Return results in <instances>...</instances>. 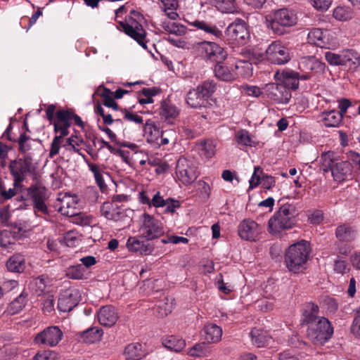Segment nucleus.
Masks as SVG:
<instances>
[{
	"label": "nucleus",
	"mask_w": 360,
	"mask_h": 360,
	"mask_svg": "<svg viewBox=\"0 0 360 360\" xmlns=\"http://www.w3.org/2000/svg\"><path fill=\"white\" fill-rule=\"evenodd\" d=\"M351 165L347 161H338L331 171V174L336 181H345L351 174Z\"/></svg>",
	"instance_id": "bb28decb"
},
{
	"label": "nucleus",
	"mask_w": 360,
	"mask_h": 360,
	"mask_svg": "<svg viewBox=\"0 0 360 360\" xmlns=\"http://www.w3.org/2000/svg\"><path fill=\"white\" fill-rule=\"evenodd\" d=\"M9 169L13 177V186L21 188L26 174L33 169L32 160L30 156H25L24 158L13 160L10 163Z\"/></svg>",
	"instance_id": "1a4fd4ad"
},
{
	"label": "nucleus",
	"mask_w": 360,
	"mask_h": 360,
	"mask_svg": "<svg viewBox=\"0 0 360 360\" xmlns=\"http://www.w3.org/2000/svg\"><path fill=\"white\" fill-rule=\"evenodd\" d=\"M235 140L240 148L242 147H253L255 146L256 142L253 137L246 129H240L235 133Z\"/></svg>",
	"instance_id": "4c0bfd02"
},
{
	"label": "nucleus",
	"mask_w": 360,
	"mask_h": 360,
	"mask_svg": "<svg viewBox=\"0 0 360 360\" xmlns=\"http://www.w3.org/2000/svg\"><path fill=\"white\" fill-rule=\"evenodd\" d=\"M319 312V307L317 305L312 302L307 304L304 311V316L307 321L310 323L315 321H317L319 317H317Z\"/></svg>",
	"instance_id": "8fccbe9b"
},
{
	"label": "nucleus",
	"mask_w": 360,
	"mask_h": 360,
	"mask_svg": "<svg viewBox=\"0 0 360 360\" xmlns=\"http://www.w3.org/2000/svg\"><path fill=\"white\" fill-rule=\"evenodd\" d=\"M309 253V244L305 240L291 245L285 255V263L288 270L293 273L302 271L304 269Z\"/></svg>",
	"instance_id": "f03ea898"
},
{
	"label": "nucleus",
	"mask_w": 360,
	"mask_h": 360,
	"mask_svg": "<svg viewBox=\"0 0 360 360\" xmlns=\"http://www.w3.org/2000/svg\"><path fill=\"white\" fill-rule=\"evenodd\" d=\"M342 116L338 110L325 111L319 115V121L326 127H338L342 120Z\"/></svg>",
	"instance_id": "412c9836"
},
{
	"label": "nucleus",
	"mask_w": 360,
	"mask_h": 360,
	"mask_svg": "<svg viewBox=\"0 0 360 360\" xmlns=\"http://www.w3.org/2000/svg\"><path fill=\"white\" fill-rule=\"evenodd\" d=\"M343 65L356 70L360 65V55L352 49L342 51Z\"/></svg>",
	"instance_id": "473e14b6"
},
{
	"label": "nucleus",
	"mask_w": 360,
	"mask_h": 360,
	"mask_svg": "<svg viewBox=\"0 0 360 360\" xmlns=\"http://www.w3.org/2000/svg\"><path fill=\"white\" fill-rule=\"evenodd\" d=\"M77 202L75 197L70 195H65L61 199V205L59 208V212L63 215L68 217H72L77 214Z\"/></svg>",
	"instance_id": "c85d7f7f"
},
{
	"label": "nucleus",
	"mask_w": 360,
	"mask_h": 360,
	"mask_svg": "<svg viewBox=\"0 0 360 360\" xmlns=\"http://www.w3.org/2000/svg\"><path fill=\"white\" fill-rule=\"evenodd\" d=\"M27 193L32 199L33 202L46 199V190L42 186H32L28 188Z\"/></svg>",
	"instance_id": "de8ad7c7"
},
{
	"label": "nucleus",
	"mask_w": 360,
	"mask_h": 360,
	"mask_svg": "<svg viewBox=\"0 0 360 360\" xmlns=\"http://www.w3.org/2000/svg\"><path fill=\"white\" fill-rule=\"evenodd\" d=\"M80 301V295L78 290L68 289L63 292L59 298L58 309L63 312L70 311Z\"/></svg>",
	"instance_id": "a211bd4d"
},
{
	"label": "nucleus",
	"mask_w": 360,
	"mask_h": 360,
	"mask_svg": "<svg viewBox=\"0 0 360 360\" xmlns=\"http://www.w3.org/2000/svg\"><path fill=\"white\" fill-rule=\"evenodd\" d=\"M222 333L221 327L212 323H207L202 329V336L207 343L219 342Z\"/></svg>",
	"instance_id": "b1692460"
},
{
	"label": "nucleus",
	"mask_w": 360,
	"mask_h": 360,
	"mask_svg": "<svg viewBox=\"0 0 360 360\" xmlns=\"http://www.w3.org/2000/svg\"><path fill=\"white\" fill-rule=\"evenodd\" d=\"M333 328L329 321L320 317L317 321L309 323L307 335L314 345H322L332 336Z\"/></svg>",
	"instance_id": "423d86ee"
},
{
	"label": "nucleus",
	"mask_w": 360,
	"mask_h": 360,
	"mask_svg": "<svg viewBox=\"0 0 360 360\" xmlns=\"http://www.w3.org/2000/svg\"><path fill=\"white\" fill-rule=\"evenodd\" d=\"M124 118L128 121L134 122L136 124H142L143 122V117L139 116V115L130 111L129 110L124 109Z\"/></svg>",
	"instance_id": "338daca9"
},
{
	"label": "nucleus",
	"mask_w": 360,
	"mask_h": 360,
	"mask_svg": "<svg viewBox=\"0 0 360 360\" xmlns=\"http://www.w3.org/2000/svg\"><path fill=\"white\" fill-rule=\"evenodd\" d=\"M278 210L269 219L268 231L272 235H276L283 231L291 229L295 223L297 210L295 205L284 202L283 200L278 202Z\"/></svg>",
	"instance_id": "f257e3e1"
},
{
	"label": "nucleus",
	"mask_w": 360,
	"mask_h": 360,
	"mask_svg": "<svg viewBox=\"0 0 360 360\" xmlns=\"http://www.w3.org/2000/svg\"><path fill=\"white\" fill-rule=\"evenodd\" d=\"M297 22L296 13L291 9L281 8L272 13L266 17L268 28L275 34L283 35L286 32V29L295 26Z\"/></svg>",
	"instance_id": "7ed1b4c3"
},
{
	"label": "nucleus",
	"mask_w": 360,
	"mask_h": 360,
	"mask_svg": "<svg viewBox=\"0 0 360 360\" xmlns=\"http://www.w3.org/2000/svg\"><path fill=\"white\" fill-rule=\"evenodd\" d=\"M119 318L116 309L110 305L101 307L98 312V321L104 326L110 327L116 323Z\"/></svg>",
	"instance_id": "aec40b11"
},
{
	"label": "nucleus",
	"mask_w": 360,
	"mask_h": 360,
	"mask_svg": "<svg viewBox=\"0 0 360 360\" xmlns=\"http://www.w3.org/2000/svg\"><path fill=\"white\" fill-rule=\"evenodd\" d=\"M101 213L107 219L113 221L120 220L122 214V209L114 201L105 202L101 207Z\"/></svg>",
	"instance_id": "5701e85b"
},
{
	"label": "nucleus",
	"mask_w": 360,
	"mask_h": 360,
	"mask_svg": "<svg viewBox=\"0 0 360 360\" xmlns=\"http://www.w3.org/2000/svg\"><path fill=\"white\" fill-rule=\"evenodd\" d=\"M351 332L354 336L360 338V308L357 310L356 316L353 321Z\"/></svg>",
	"instance_id": "774afa93"
},
{
	"label": "nucleus",
	"mask_w": 360,
	"mask_h": 360,
	"mask_svg": "<svg viewBox=\"0 0 360 360\" xmlns=\"http://www.w3.org/2000/svg\"><path fill=\"white\" fill-rule=\"evenodd\" d=\"M307 39L309 44L325 49H330L337 44L331 32L320 28L311 29L307 34Z\"/></svg>",
	"instance_id": "2eb2a0df"
},
{
	"label": "nucleus",
	"mask_w": 360,
	"mask_h": 360,
	"mask_svg": "<svg viewBox=\"0 0 360 360\" xmlns=\"http://www.w3.org/2000/svg\"><path fill=\"white\" fill-rule=\"evenodd\" d=\"M178 114L179 111L175 106L168 103H165L162 105L160 115L162 118L165 119V120H167L169 118L175 117L178 115Z\"/></svg>",
	"instance_id": "864d4df0"
},
{
	"label": "nucleus",
	"mask_w": 360,
	"mask_h": 360,
	"mask_svg": "<svg viewBox=\"0 0 360 360\" xmlns=\"http://www.w3.org/2000/svg\"><path fill=\"white\" fill-rule=\"evenodd\" d=\"M196 50L206 60L221 63L227 57L225 50L215 42L203 41L196 44Z\"/></svg>",
	"instance_id": "6e6552de"
},
{
	"label": "nucleus",
	"mask_w": 360,
	"mask_h": 360,
	"mask_svg": "<svg viewBox=\"0 0 360 360\" xmlns=\"http://www.w3.org/2000/svg\"><path fill=\"white\" fill-rule=\"evenodd\" d=\"M300 76H302L300 72L288 70L283 72H276L274 79L276 81L282 82L290 90L297 89L299 87V80H301Z\"/></svg>",
	"instance_id": "6ab92c4d"
},
{
	"label": "nucleus",
	"mask_w": 360,
	"mask_h": 360,
	"mask_svg": "<svg viewBox=\"0 0 360 360\" xmlns=\"http://www.w3.org/2000/svg\"><path fill=\"white\" fill-rule=\"evenodd\" d=\"M176 175L183 184L190 185L197 179L196 167L191 161L181 157L176 162Z\"/></svg>",
	"instance_id": "f8f14e48"
},
{
	"label": "nucleus",
	"mask_w": 360,
	"mask_h": 360,
	"mask_svg": "<svg viewBox=\"0 0 360 360\" xmlns=\"http://www.w3.org/2000/svg\"><path fill=\"white\" fill-rule=\"evenodd\" d=\"M63 337V333L57 326H51L38 333L34 342L44 346L54 347L58 344Z\"/></svg>",
	"instance_id": "f3484780"
},
{
	"label": "nucleus",
	"mask_w": 360,
	"mask_h": 360,
	"mask_svg": "<svg viewBox=\"0 0 360 360\" xmlns=\"http://www.w3.org/2000/svg\"><path fill=\"white\" fill-rule=\"evenodd\" d=\"M146 355L144 346L139 342L127 345L124 351V356L127 360H140Z\"/></svg>",
	"instance_id": "a878e982"
},
{
	"label": "nucleus",
	"mask_w": 360,
	"mask_h": 360,
	"mask_svg": "<svg viewBox=\"0 0 360 360\" xmlns=\"http://www.w3.org/2000/svg\"><path fill=\"white\" fill-rule=\"evenodd\" d=\"M88 167L89 170L94 174L97 185L101 190L105 189L106 184L103 179V174L107 175V173L103 172V169L96 164L88 163Z\"/></svg>",
	"instance_id": "c03bdc74"
},
{
	"label": "nucleus",
	"mask_w": 360,
	"mask_h": 360,
	"mask_svg": "<svg viewBox=\"0 0 360 360\" xmlns=\"http://www.w3.org/2000/svg\"><path fill=\"white\" fill-rule=\"evenodd\" d=\"M165 30L172 34H175L179 36L184 35L186 33V28L185 26L174 22L165 27Z\"/></svg>",
	"instance_id": "e2e57ef3"
},
{
	"label": "nucleus",
	"mask_w": 360,
	"mask_h": 360,
	"mask_svg": "<svg viewBox=\"0 0 360 360\" xmlns=\"http://www.w3.org/2000/svg\"><path fill=\"white\" fill-rule=\"evenodd\" d=\"M143 20V17L139 12L131 10L126 20L119 22V25L125 34L136 41L143 49H146V32L141 25Z\"/></svg>",
	"instance_id": "20e7f679"
},
{
	"label": "nucleus",
	"mask_w": 360,
	"mask_h": 360,
	"mask_svg": "<svg viewBox=\"0 0 360 360\" xmlns=\"http://www.w3.org/2000/svg\"><path fill=\"white\" fill-rule=\"evenodd\" d=\"M159 91L157 88H143L140 95L144 96L143 98L139 96V103L141 105L144 104H150L154 102L153 98V96H156L158 94Z\"/></svg>",
	"instance_id": "49530a36"
},
{
	"label": "nucleus",
	"mask_w": 360,
	"mask_h": 360,
	"mask_svg": "<svg viewBox=\"0 0 360 360\" xmlns=\"http://www.w3.org/2000/svg\"><path fill=\"white\" fill-rule=\"evenodd\" d=\"M304 356L302 354H295L293 352L287 350L279 354V360H304Z\"/></svg>",
	"instance_id": "69168bd1"
},
{
	"label": "nucleus",
	"mask_w": 360,
	"mask_h": 360,
	"mask_svg": "<svg viewBox=\"0 0 360 360\" xmlns=\"http://www.w3.org/2000/svg\"><path fill=\"white\" fill-rule=\"evenodd\" d=\"M225 34L229 41L239 45L245 44L250 37L247 25L241 19H236L226 27Z\"/></svg>",
	"instance_id": "9d476101"
},
{
	"label": "nucleus",
	"mask_w": 360,
	"mask_h": 360,
	"mask_svg": "<svg viewBox=\"0 0 360 360\" xmlns=\"http://www.w3.org/2000/svg\"><path fill=\"white\" fill-rule=\"evenodd\" d=\"M219 6L223 13H235L238 12L235 0H221Z\"/></svg>",
	"instance_id": "13d9d810"
},
{
	"label": "nucleus",
	"mask_w": 360,
	"mask_h": 360,
	"mask_svg": "<svg viewBox=\"0 0 360 360\" xmlns=\"http://www.w3.org/2000/svg\"><path fill=\"white\" fill-rule=\"evenodd\" d=\"M89 274V270L84 267L82 264L69 266L65 271L66 276L75 280L86 279L88 278Z\"/></svg>",
	"instance_id": "72a5a7b5"
},
{
	"label": "nucleus",
	"mask_w": 360,
	"mask_h": 360,
	"mask_svg": "<svg viewBox=\"0 0 360 360\" xmlns=\"http://www.w3.org/2000/svg\"><path fill=\"white\" fill-rule=\"evenodd\" d=\"M326 65L314 56H304L298 62V69L302 76L301 80H308L314 76L325 72Z\"/></svg>",
	"instance_id": "0eeeda50"
},
{
	"label": "nucleus",
	"mask_w": 360,
	"mask_h": 360,
	"mask_svg": "<svg viewBox=\"0 0 360 360\" xmlns=\"http://www.w3.org/2000/svg\"><path fill=\"white\" fill-rule=\"evenodd\" d=\"M50 280L48 277L41 276L34 278L30 283V288L37 295H46L50 288Z\"/></svg>",
	"instance_id": "7c9ffc66"
},
{
	"label": "nucleus",
	"mask_w": 360,
	"mask_h": 360,
	"mask_svg": "<svg viewBox=\"0 0 360 360\" xmlns=\"http://www.w3.org/2000/svg\"><path fill=\"white\" fill-rule=\"evenodd\" d=\"M216 141L214 140H205L200 142L199 145L200 153L205 158H211L216 153Z\"/></svg>",
	"instance_id": "a19ab883"
},
{
	"label": "nucleus",
	"mask_w": 360,
	"mask_h": 360,
	"mask_svg": "<svg viewBox=\"0 0 360 360\" xmlns=\"http://www.w3.org/2000/svg\"><path fill=\"white\" fill-rule=\"evenodd\" d=\"M211 352V348L206 343L200 342L189 348L187 354L192 357H203L209 356Z\"/></svg>",
	"instance_id": "ea45409f"
},
{
	"label": "nucleus",
	"mask_w": 360,
	"mask_h": 360,
	"mask_svg": "<svg viewBox=\"0 0 360 360\" xmlns=\"http://www.w3.org/2000/svg\"><path fill=\"white\" fill-rule=\"evenodd\" d=\"M309 2L319 11H326L332 4V0H309Z\"/></svg>",
	"instance_id": "bf43d9fd"
},
{
	"label": "nucleus",
	"mask_w": 360,
	"mask_h": 360,
	"mask_svg": "<svg viewBox=\"0 0 360 360\" xmlns=\"http://www.w3.org/2000/svg\"><path fill=\"white\" fill-rule=\"evenodd\" d=\"M234 71L237 74V77L239 76L243 77H249L252 75V64L248 61H237L234 65Z\"/></svg>",
	"instance_id": "37998d69"
},
{
	"label": "nucleus",
	"mask_w": 360,
	"mask_h": 360,
	"mask_svg": "<svg viewBox=\"0 0 360 360\" xmlns=\"http://www.w3.org/2000/svg\"><path fill=\"white\" fill-rule=\"evenodd\" d=\"M25 305V297L20 295L11 302L8 311L11 314H18Z\"/></svg>",
	"instance_id": "603ef678"
},
{
	"label": "nucleus",
	"mask_w": 360,
	"mask_h": 360,
	"mask_svg": "<svg viewBox=\"0 0 360 360\" xmlns=\"http://www.w3.org/2000/svg\"><path fill=\"white\" fill-rule=\"evenodd\" d=\"M44 295L43 309L45 312L49 313L54 309V296L51 291H48V293Z\"/></svg>",
	"instance_id": "680f3d73"
},
{
	"label": "nucleus",
	"mask_w": 360,
	"mask_h": 360,
	"mask_svg": "<svg viewBox=\"0 0 360 360\" xmlns=\"http://www.w3.org/2000/svg\"><path fill=\"white\" fill-rule=\"evenodd\" d=\"M70 126V123H65L60 122H54V131L56 133H59V135L56 136L63 139L64 136L68 134V128Z\"/></svg>",
	"instance_id": "052dcab7"
},
{
	"label": "nucleus",
	"mask_w": 360,
	"mask_h": 360,
	"mask_svg": "<svg viewBox=\"0 0 360 360\" xmlns=\"http://www.w3.org/2000/svg\"><path fill=\"white\" fill-rule=\"evenodd\" d=\"M60 243L68 247H75L79 243L77 233L73 231H70L64 234Z\"/></svg>",
	"instance_id": "5fc2aeb1"
},
{
	"label": "nucleus",
	"mask_w": 360,
	"mask_h": 360,
	"mask_svg": "<svg viewBox=\"0 0 360 360\" xmlns=\"http://www.w3.org/2000/svg\"><path fill=\"white\" fill-rule=\"evenodd\" d=\"M127 248L131 252H139L141 255H150L153 251V247L136 237H129L127 241Z\"/></svg>",
	"instance_id": "4be33fe9"
},
{
	"label": "nucleus",
	"mask_w": 360,
	"mask_h": 360,
	"mask_svg": "<svg viewBox=\"0 0 360 360\" xmlns=\"http://www.w3.org/2000/svg\"><path fill=\"white\" fill-rule=\"evenodd\" d=\"M214 75L217 79L224 82H231L237 78V74L232 68L221 63L216 65Z\"/></svg>",
	"instance_id": "c756f323"
},
{
	"label": "nucleus",
	"mask_w": 360,
	"mask_h": 360,
	"mask_svg": "<svg viewBox=\"0 0 360 360\" xmlns=\"http://www.w3.org/2000/svg\"><path fill=\"white\" fill-rule=\"evenodd\" d=\"M82 142L83 140L81 138L77 136H71L67 139L65 143H64L63 146L68 151L79 153L80 150L79 146Z\"/></svg>",
	"instance_id": "3c124183"
},
{
	"label": "nucleus",
	"mask_w": 360,
	"mask_h": 360,
	"mask_svg": "<svg viewBox=\"0 0 360 360\" xmlns=\"http://www.w3.org/2000/svg\"><path fill=\"white\" fill-rule=\"evenodd\" d=\"M141 231L143 236L147 240H153L164 233L162 223L147 213L142 215Z\"/></svg>",
	"instance_id": "4468645a"
},
{
	"label": "nucleus",
	"mask_w": 360,
	"mask_h": 360,
	"mask_svg": "<svg viewBox=\"0 0 360 360\" xmlns=\"http://www.w3.org/2000/svg\"><path fill=\"white\" fill-rule=\"evenodd\" d=\"M6 267L11 272H22L25 268V259L22 255H14L7 261Z\"/></svg>",
	"instance_id": "c9c22d12"
},
{
	"label": "nucleus",
	"mask_w": 360,
	"mask_h": 360,
	"mask_svg": "<svg viewBox=\"0 0 360 360\" xmlns=\"http://www.w3.org/2000/svg\"><path fill=\"white\" fill-rule=\"evenodd\" d=\"M264 92L268 98L276 103H288L291 98L290 89L281 81L266 84Z\"/></svg>",
	"instance_id": "9b49d317"
},
{
	"label": "nucleus",
	"mask_w": 360,
	"mask_h": 360,
	"mask_svg": "<svg viewBox=\"0 0 360 360\" xmlns=\"http://www.w3.org/2000/svg\"><path fill=\"white\" fill-rule=\"evenodd\" d=\"M262 174V170L261 168L259 167H255L252 177L250 179V188L253 189L260 184V181L262 180L260 174Z\"/></svg>",
	"instance_id": "0e129e2a"
},
{
	"label": "nucleus",
	"mask_w": 360,
	"mask_h": 360,
	"mask_svg": "<svg viewBox=\"0 0 360 360\" xmlns=\"http://www.w3.org/2000/svg\"><path fill=\"white\" fill-rule=\"evenodd\" d=\"M250 335L252 344L258 347L268 345L271 340L268 333L260 328L252 329Z\"/></svg>",
	"instance_id": "2f4dec72"
},
{
	"label": "nucleus",
	"mask_w": 360,
	"mask_h": 360,
	"mask_svg": "<svg viewBox=\"0 0 360 360\" xmlns=\"http://www.w3.org/2000/svg\"><path fill=\"white\" fill-rule=\"evenodd\" d=\"M321 167L323 172H331L335 164L338 161L334 152L323 153L320 158Z\"/></svg>",
	"instance_id": "58836bf2"
},
{
	"label": "nucleus",
	"mask_w": 360,
	"mask_h": 360,
	"mask_svg": "<svg viewBox=\"0 0 360 360\" xmlns=\"http://www.w3.org/2000/svg\"><path fill=\"white\" fill-rule=\"evenodd\" d=\"M189 25L200 30L207 34L219 39L222 37V32L215 25L203 20L188 21L185 20Z\"/></svg>",
	"instance_id": "cd10ccee"
},
{
	"label": "nucleus",
	"mask_w": 360,
	"mask_h": 360,
	"mask_svg": "<svg viewBox=\"0 0 360 360\" xmlns=\"http://www.w3.org/2000/svg\"><path fill=\"white\" fill-rule=\"evenodd\" d=\"M143 135L147 142L154 146L155 143H158V139L162 135V130L154 121L148 120L143 127Z\"/></svg>",
	"instance_id": "393cba45"
},
{
	"label": "nucleus",
	"mask_w": 360,
	"mask_h": 360,
	"mask_svg": "<svg viewBox=\"0 0 360 360\" xmlns=\"http://www.w3.org/2000/svg\"><path fill=\"white\" fill-rule=\"evenodd\" d=\"M33 360H59L58 354L51 350H44L37 352Z\"/></svg>",
	"instance_id": "4d7b16f0"
},
{
	"label": "nucleus",
	"mask_w": 360,
	"mask_h": 360,
	"mask_svg": "<svg viewBox=\"0 0 360 360\" xmlns=\"http://www.w3.org/2000/svg\"><path fill=\"white\" fill-rule=\"evenodd\" d=\"M335 235L339 240L349 242L354 240L356 233L352 226L342 224L336 229Z\"/></svg>",
	"instance_id": "e433bc0d"
},
{
	"label": "nucleus",
	"mask_w": 360,
	"mask_h": 360,
	"mask_svg": "<svg viewBox=\"0 0 360 360\" xmlns=\"http://www.w3.org/2000/svg\"><path fill=\"white\" fill-rule=\"evenodd\" d=\"M325 58L331 65H343L342 51L340 53L327 51L325 53Z\"/></svg>",
	"instance_id": "6e6d98bb"
},
{
	"label": "nucleus",
	"mask_w": 360,
	"mask_h": 360,
	"mask_svg": "<svg viewBox=\"0 0 360 360\" xmlns=\"http://www.w3.org/2000/svg\"><path fill=\"white\" fill-rule=\"evenodd\" d=\"M266 53L267 59L275 64L283 65L290 60L288 48L278 41L272 42Z\"/></svg>",
	"instance_id": "dca6fc26"
},
{
	"label": "nucleus",
	"mask_w": 360,
	"mask_h": 360,
	"mask_svg": "<svg viewBox=\"0 0 360 360\" xmlns=\"http://www.w3.org/2000/svg\"><path fill=\"white\" fill-rule=\"evenodd\" d=\"M262 226L250 219H243L238 226V236L244 240L257 242L261 238Z\"/></svg>",
	"instance_id": "ddd939ff"
},
{
	"label": "nucleus",
	"mask_w": 360,
	"mask_h": 360,
	"mask_svg": "<svg viewBox=\"0 0 360 360\" xmlns=\"http://www.w3.org/2000/svg\"><path fill=\"white\" fill-rule=\"evenodd\" d=\"M164 345L169 349L179 352L186 347V342L181 338L170 336L165 340Z\"/></svg>",
	"instance_id": "a18cd8bd"
},
{
	"label": "nucleus",
	"mask_w": 360,
	"mask_h": 360,
	"mask_svg": "<svg viewBox=\"0 0 360 360\" xmlns=\"http://www.w3.org/2000/svg\"><path fill=\"white\" fill-rule=\"evenodd\" d=\"M103 335L102 329L98 327H92L83 331L80 335V338L82 341L91 344L100 341Z\"/></svg>",
	"instance_id": "f704fd0d"
},
{
	"label": "nucleus",
	"mask_w": 360,
	"mask_h": 360,
	"mask_svg": "<svg viewBox=\"0 0 360 360\" xmlns=\"http://www.w3.org/2000/svg\"><path fill=\"white\" fill-rule=\"evenodd\" d=\"M333 17L342 21L350 20L353 17L351 8L345 6H338L333 11Z\"/></svg>",
	"instance_id": "09e8293b"
},
{
	"label": "nucleus",
	"mask_w": 360,
	"mask_h": 360,
	"mask_svg": "<svg viewBox=\"0 0 360 360\" xmlns=\"http://www.w3.org/2000/svg\"><path fill=\"white\" fill-rule=\"evenodd\" d=\"M174 307V300L165 297L163 300L158 302L156 305V311L159 316L164 317L172 312Z\"/></svg>",
	"instance_id": "79ce46f5"
},
{
	"label": "nucleus",
	"mask_w": 360,
	"mask_h": 360,
	"mask_svg": "<svg viewBox=\"0 0 360 360\" xmlns=\"http://www.w3.org/2000/svg\"><path fill=\"white\" fill-rule=\"evenodd\" d=\"M216 89V84L213 81H205L198 85L196 89L189 91L186 96V103L193 108L207 107L209 98Z\"/></svg>",
	"instance_id": "39448f33"
}]
</instances>
